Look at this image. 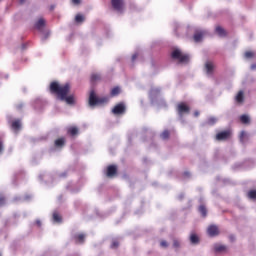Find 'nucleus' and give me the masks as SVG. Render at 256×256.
I'll use <instances>...</instances> for the list:
<instances>
[{
  "mask_svg": "<svg viewBox=\"0 0 256 256\" xmlns=\"http://www.w3.org/2000/svg\"><path fill=\"white\" fill-rule=\"evenodd\" d=\"M70 91L71 85H69V83L59 85L57 82H52L50 84V92L56 95L57 99L60 101H65L67 105H75V96L69 95Z\"/></svg>",
  "mask_w": 256,
  "mask_h": 256,
  "instance_id": "obj_1",
  "label": "nucleus"
},
{
  "mask_svg": "<svg viewBox=\"0 0 256 256\" xmlns=\"http://www.w3.org/2000/svg\"><path fill=\"white\" fill-rule=\"evenodd\" d=\"M103 103H109L108 97H97V94H95L94 90H91L90 96H89V105L90 107H95V105H103Z\"/></svg>",
  "mask_w": 256,
  "mask_h": 256,
  "instance_id": "obj_2",
  "label": "nucleus"
},
{
  "mask_svg": "<svg viewBox=\"0 0 256 256\" xmlns=\"http://www.w3.org/2000/svg\"><path fill=\"white\" fill-rule=\"evenodd\" d=\"M172 59H176V61H179V63H189V56L187 54H183L181 50L175 49L171 53Z\"/></svg>",
  "mask_w": 256,
  "mask_h": 256,
  "instance_id": "obj_3",
  "label": "nucleus"
},
{
  "mask_svg": "<svg viewBox=\"0 0 256 256\" xmlns=\"http://www.w3.org/2000/svg\"><path fill=\"white\" fill-rule=\"evenodd\" d=\"M111 5L117 13H123L125 11V0H111Z\"/></svg>",
  "mask_w": 256,
  "mask_h": 256,
  "instance_id": "obj_4",
  "label": "nucleus"
},
{
  "mask_svg": "<svg viewBox=\"0 0 256 256\" xmlns=\"http://www.w3.org/2000/svg\"><path fill=\"white\" fill-rule=\"evenodd\" d=\"M231 138V130H224L218 132L215 136L216 141H227V139Z\"/></svg>",
  "mask_w": 256,
  "mask_h": 256,
  "instance_id": "obj_5",
  "label": "nucleus"
},
{
  "mask_svg": "<svg viewBox=\"0 0 256 256\" xmlns=\"http://www.w3.org/2000/svg\"><path fill=\"white\" fill-rule=\"evenodd\" d=\"M191 111V108H189V105H187L185 102H181L177 105V112L178 115H184V113H189Z\"/></svg>",
  "mask_w": 256,
  "mask_h": 256,
  "instance_id": "obj_6",
  "label": "nucleus"
},
{
  "mask_svg": "<svg viewBox=\"0 0 256 256\" xmlns=\"http://www.w3.org/2000/svg\"><path fill=\"white\" fill-rule=\"evenodd\" d=\"M117 175V165H109L106 168V177H109L110 179L115 177Z\"/></svg>",
  "mask_w": 256,
  "mask_h": 256,
  "instance_id": "obj_7",
  "label": "nucleus"
},
{
  "mask_svg": "<svg viewBox=\"0 0 256 256\" xmlns=\"http://www.w3.org/2000/svg\"><path fill=\"white\" fill-rule=\"evenodd\" d=\"M204 69L207 75H213V71H215V64L213 61H206Z\"/></svg>",
  "mask_w": 256,
  "mask_h": 256,
  "instance_id": "obj_8",
  "label": "nucleus"
},
{
  "mask_svg": "<svg viewBox=\"0 0 256 256\" xmlns=\"http://www.w3.org/2000/svg\"><path fill=\"white\" fill-rule=\"evenodd\" d=\"M112 113H113L114 115H123V113H125V104H123V103L117 104V105L112 109Z\"/></svg>",
  "mask_w": 256,
  "mask_h": 256,
  "instance_id": "obj_9",
  "label": "nucleus"
},
{
  "mask_svg": "<svg viewBox=\"0 0 256 256\" xmlns=\"http://www.w3.org/2000/svg\"><path fill=\"white\" fill-rule=\"evenodd\" d=\"M207 233L210 237H217V235H219V227L210 225L207 229Z\"/></svg>",
  "mask_w": 256,
  "mask_h": 256,
  "instance_id": "obj_10",
  "label": "nucleus"
},
{
  "mask_svg": "<svg viewBox=\"0 0 256 256\" xmlns=\"http://www.w3.org/2000/svg\"><path fill=\"white\" fill-rule=\"evenodd\" d=\"M203 35H205L204 31L195 32L193 36L195 43H199L203 39Z\"/></svg>",
  "mask_w": 256,
  "mask_h": 256,
  "instance_id": "obj_11",
  "label": "nucleus"
},
{
  "mask_svg": "<svg viewBox=\"0 0 256 256\" xmlns=\"http://www.w3.org/2000/svg\"><path fill=\"white\" fill-rule=\"evenodd\" d=\"M35 27L38 31H41L43 27H45V19L39 18L38 21L35 23Z\"/></svg>",
  "mask_w": 256,
  "mask_h": 256,
  "instance_id": "obj_12",
  "label": "nucleus"
},
{
  "mask_svg": "<svg viewBox=\"0 0 256 256\" xmlns=\"http://www.w3.org/2000/svg\"><path fill=\"white\" fill-rule=\"evenodd\" d=\"M235 101L236 103H243V101H245V95L243 93V90H240L238 92V94L235 97Z\"/></svg>",
  "mask_w": 256,
  "mask_h": 256,
  "instance_id": "obj_13",
  "label": "nucleus"
},
{
  "mask_svg": "<svg viewBox=\"0 0 256 256\" xmlns=\"http://www.w3.org/2000/svg\"><path fill=\"white\" fill-rule=\"evenodd\" d=\"M215 31H216L217 35H219V37H227V31H225V29H223V27L217 26Z\"/></svg>",
  "mask_w": 256,
  "mask_h": 256,
  "instance_id": "obj_14",
  "label": "nucleus"
},
{
  "mask_svg": "<svg viewBox=\"0 0 256 256\" xmlns=\"http://www.w3.org/2000/svg\"><path fill=\"white\" fill-rule=\"evenodd\" d=\"M11 128L13 131H19L21 129V120H14L12 121Z\"/></svg>",
  "mask_w": 256,
  "mask_h": 256,
  "instance_id": "obj_15",
  "label": "nucleus"
},
{
  "mask_svg": "<svg viewBox=\"0 0 256 256\" xmlns=\"http://www.w3.org/2000/svg\"><path fill=\"white\" fill-rule=\"evenodd\" d=\"M54 145H55V147H58V148L64 147L65 146V138L62 137V138L56 139L54 142Z\"/></svg>",
  "mask_w": 256,
  "mask_h": 256,
  "instance_id": "obj_16",
  "label": "nucleus"
},
{
  "mask_svg": "<svg viewBox=\"0 0 256 256\" xmlns=\"http://www.w3.org/2000/svg\"><path fill=\"white\" fill-rule=\"evenodd\" d=\"M214 251L216 253H223V251H227V246L217 244L214 246Z\"/></svg>",
  "mask_w": 256,
  "mask_h": 256,
  "instance_id": "obj_17",
  "label": "nucleus"
},
{
  "mask_svg": "<svg viewBox=\"0 0 256 256\" xmlns=\"http://www.w3.org/2000/svg\"><path fill=\"white\" fill-rule=\"evenodd\" d=\"M240 121L243 123V125H249L251 123V119L245 114L240 116Z\"/></svg>",
  "mask_w": 256,
  "mask_h": 256,
  "instance_id": "obj_18",
  "label": "nucleus"
},
{
  "mask_svg": "<svg viewBox=\"0 0 256 256\" xmlns=\"http://www.w3.org/2000/svg\"><path fill=\"white\" fill-rule=\"evenodd\" d=\"M79 133V129L75 126H72L68 128V134L71 135L72 137H75Z\"/></svg>",
  "mask_w": 256,
  "mask_h": 256,
  "instance_id": "obj_19",
  "label": "nucleus"
},
{
  "mask_svg": "<svg viewBox=\"0 0 256 256\" xmlns=\"http://www.w3.org/2000/svg\"><path fill=\"white\" fill-rule=\"evenodd\" d=\"M90 81L91 83H97V81H101V75L97 73L92 74L90 77Z\"/></svg>",
  "mask_w": 256,
  "mask_h": 256,
  "instance_id": "obj_20",
  "label": "nucleus"
},
{
  "mask_svg": "<svg viewBox=\"0 0 256 256\" xmlns=\"http://www.w3.org/2000/svg\"><path fill=\"white\" fill-rule=\"evenodd\" d=\"M190 242L192 243V245H198L199 236H197V234H191L190 235Z\"/></svg>",
  "mask_w": 256,
  "mask_h": 256,
  "instance_id": "obj_21",
  "label": "nucleus"
},
{
  "mask_svg": "<svg viewBox=\"0 0 256 256\" xmlns=\"http://www.w3.org/2000/svg\"><path fill=\"white\" fill-rule=\"evenodd\" d=\"M198 211L201 213L202 217H207V207H205V205H200Z\"/></svg>",
  "mask_w": 256,
  "mask_h": 256,
  "instance_id": "obj_22",
  "label": "nucleus"
},
{
  "mask_svg": "<svg viewBox=\"0 0 256 256\" xmlns=\"http://www.w3.org/2000/svg\"><path fill=\"white\" fill-rule=\"evenodd\" d=\"M119 93H121V88H119V87H114V88L111 90L110 95H111L112 97H117V95H119Z\"/></svg>",
  "mask_w": 256,
  "mask_h": 256,
  "instance_id": "obj_23",
  "label": "nucleus"
},
{
  "mask_svg": "<svg viewBox=\"0 0 256 256\" xmlns=\"http://www.w3.org/2000/svg\"><path fill=\"white\" fill-rule=\"evenodd\" d=\"M215 123H217V118L213 116L209 117L206 121V125L210 126L215 125Z\"/></svg>",
  "mask_w": 256,
  "mask_h": 256,
  "instance_id": "obj_24",
  "label": "nucleus"
},
{
  "mask_svg": "<svg viewBox=\"0 0 256 256\" xmlns=\"http://www.w3.org/2000/svg\"><path fill=\"white\" fill-rule=\"evenodd\" d=\"M170 135H171V132H169V130H164L161 133L160 137H161V139L167 140V139H169Z\"/></svg>",
  "mask_w": 256,
  "mask_h": 256,
  "instance_id": "obj_25",
  "label": "nucleus"
},
{
  "mask_svg": "<svg viewBox=\"0 0 256 256\" xmlns=\"http://www.w3.org/2000/svg\"><path fill=\"white\" fill-rule=\"evenodd\" d=\"M53 221L55 223H61V221H62L61 215H59V213H57V212H54L53 213Z\"/></svg>",
  "mask_w": 256,
  "mask_h": 256,
  "instance_id": "obj_26",
  "label": "nucleus"
},
{
  "mask_svg": "<svg viewBox=\"0 0 256 256\" xmlns=\"http://www.w3.org/2000/svg\"><path fill=\"white\" fill-rule=\"evenodd\" d=\"M244 57H245V59H253V57H255V52H253V51H246L244 53Z\"/></svg>",
  "mask_w": 256,
  "mask_h": 256,
  "instance_id": "obj_27",
  "label": "nucleus"
},
{
  "mask_svg": "<svg viewBox=\"0 0 256 256\" xmlns=\"http://www.w3.org/2000/svg\"><path fill=\"white\" fill-rule=\"evenodd\" d=\"M75 21L76 23H83V21H85V16H83L82 14H77L75 17Z\"/></svg>",
  "mask_w": 256,
  "mask_h": 256,
  "instance_id": "obj_28",
  "label": "nucleus"
},
{
  "mask_svg": "<svg viewBox=\"0 0 256 256\" xmlns=\"http://www.w3.org/2000/svg\"><path fill=\"white\" fill-rule=\"evenodd\" d=\"M75 239L78 243H84L85 241V235L84 234H78L77 236H75Z\"/></svg>",
  "mask_w": 256,
  "mask_h": 256,
  "instance_id": "obj_29",
  "label": "nucleus"
},
{
  "mask_svg": "<svg viewBox=\"0 0 256 256\" xmlns=\"http://www.w3.org/2000/svg\"><path fill=\"white\" fill-rule=\"evenodd\" d=\"M247 137V132L246 131H242L241 133H240V137H239V139H240V142L241 143H245V138Z\"/></svg>",
  "mask_w": 256,
  "mask_h": 256,
  "instance_id": "obj_30",
  "label": "nucleus"
},
{
  "mask_svg": "<svg viewBox=\"0 0 256 256\" xmlns=\"http://www.w3.org/2000/svg\"><path fill=\"white\" fill-rule=\"evenodd\" d=\"M247 195L249 199H256V190H250Z\"/></svg>",
  "mask_w": 256,
  "mask_h": 256,
  "instance_id": "obj_31",
  "label": "nucleus"
},
{
  "mask_svg": "<svg viewBox=\"0 0 256 256\" xmlns=\"http://www.w3.org/2000/svg\"><path fill=\"white\" fill-rule=\"evenodd\" d=\"M173 247H174V249H179L181 247V242H179V240H177V239H174Z\"/></svg>",
  "mask_w": 256,
  "mask_h": 256,
  "instance_id": "obj_32",
  "label": "nucleus"
},
{
  "mask_svg": "<svg viewBox=\"0 0 256 256\" xmlns=\"http://www.w3.org/2000/svg\"><path fill=\"white\" fill-rule=\"evenodd\" d=\"M160 246L163 247L164 249H167V247H169V243L165 240H162L160 242Z\"/></svg>",
  "mask_w": 256,
  "mask_h": 256,
  "instance_id": "obj_33",
  "label": "nucleus"
},
{
  "mask_svg": "<svg viewBox=\"0 0 256 256\" xmlns=\"http://www.w3.org/2000/svg\"><path fill=\"white\" fill-rule=\"evenodd\" d=\"M119 247V242L118 241H113L111 245V249H117Z\"/></svg>",
  "mask_w": 256,
  "mask_h": 256,
  "instance_id": "obj_34",
  "label": "nucleus"
},
{
  "mask_svg": "<svg viewBox=\"0 0 256 256\" xmlns=\"http://www.w3.org/2000/svg\"><path fill=\"white\" fill-rule=\"evenodd\" d=\"M0 205H5V196L0 195Z\"/></svg>",
  "mask_w": 256,
  "mask_h": 256,
  "instance_id": "obj_35",
  "label": "nucleus"
},
{
  "mask_svg": "<svg viewBox=\"0 0 256 256\" xmlns=\"http://www.w3.org/2000/svg\"><path fill=\"white\" fill-rule=\"evenodd\" d=\"M137 57H139V54L135 53V54L132 56V61H136V60H137Z\"/></svg>",
  "mask_w": 256,
  "mask_h": 256,
  "instance_id": "obj_36",
  "label": "nucleus"
},
{
  "mask_svg": "<svg viewBox=\"0 0 256 256\" xmlns=\"http://www.w3.org/2000/svg\"><path fill=\"white\" fill-rule=\"evenodd\" d=\"M0 153H3V141L0 140Z\"/></svg>",
  "mask_w": 256,
  "mask_h": 256,
  "instance_id": "obj_37",
  "label": "nucleus"
},
{
  "mask_svg": "<svg viewBox=\"0 0 256 256\" xmlns=\"http://www.w3.org/2000/svg\"><path fill=\"white\" fill-rule=\"evenodd\" d=\"M72 3H74V5H79V3H81V0H72Z\"/></svg>",
  "mask_w": 256,
  "mask_h": 256,
  "instance_id": "obj_38",
  "label": "nucleus"
},
{
  "mask_svg": "<svg viewBox=\"0 0 256 256\" xmlns=\"http://www.w3.org/2000/svg\"><path fill=\"white\" fill-rule=\"evenodd\" d=\"M199 115H200L199 111L194 112V117H199Z\"/></svg>",
  "mask_w": 256,
  "mask_h": 256,
  "instance_id": "obj_39",
  "label": "nucleus"
},
{
  "mask_svg": "<svg viewBox=\"0 0 256 256\" xmlns=\"http://www.w3.org/2000/svg\"><path fill=\"white\" fill-rule=\"evenodd\" d=\"M229 239H230V241H235V236L231 235V236L229 237Z\"/></svg>",
  "mask_w": 256,
  "mask_h": 256,
  "instance_id": "obj_40",
  "label": "nucleus"
},
{
  "mask_svg": "<svg viewBox=\"0 0 256 256\" xmlns=\"http://www.w3.org/2000/svg\"><path fill=\"white\" fill-rule=\"evenodd\" d=\"M20 5H23V3H25V0H18Z\"/></svg>",
  "mask_w": 256,
  "mask_h": 256,
  "instance_id": "obj_41",
  "label": "nucleus"
},
{
  "mask_svg": "<svg viewBox=\"0 0 256 256\" xmlns=\"http://www.w3.org/2000/svg\"><path fill=\"white\" fill-rule=\"evenodd\" d=\"M36 223H37V225L39 226V227H41V221H36Z\"/></svg>",
  "mask_w": 256,
  "mask_h": 256,
  "instance_id": "obj_42",
  "label": "nucleus"
},
{
  "mask_svg": "<svg viewBox=\"0 0 256 256\" xmlns=\"http://www.w3.org/2000/svg\"><path fill=\"white\" fill-rule=\"evenodd\" d=\"M251 67H252V69H256V65L255 64H253Z\"/></svg>",
  "mask_w": 256,
  "mask_h": 256,
  "instance_id": "obj_43",
  "label": "nucleus"
},
{
  "mask_svg": "<svg viewBox=\"0 0 256 256\" xmlns=\"http://www.w3.org/2000/svg\"><path fill=\"white\" fill-rule=\"evenodd\" d=\"M50 9H51V11H53V9H55V6H51V8H50Z\"/></svg>",
  "mask_w": 256,
  "mask_h": 256,
  "instance_id": "obj_44",
  "label": "nucleus"
}]
</instances>
